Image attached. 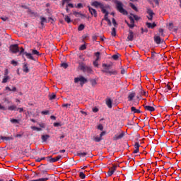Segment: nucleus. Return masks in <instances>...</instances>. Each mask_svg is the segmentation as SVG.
I'll return each instance as SVG.
<instances>
[{
	"mask_svg": "<svg viewBox=\"0 0 181 181\" xmlns=\"http://www.w3.org/2000/svg\"><path fill=\"white\" fill-rule=\"evenodd\" d=\"M17 109H18V107L14 105L7 107V110L8 111H17Z\"/></svg>",
	"mask_w": 181,
	"mask_h": 181,
	"instance_id": "obj_17",
	"label": "nucleus"
},
{
	"mask_svg": "<svg viewBox=\"0 0 181 181\" xmlns=\"http://www.w3.org/2000/svg\"><path fill=\"white\" fill-rule=\"evenodd\" d=\"M153 41L155 42V43H156V45H160V44L165 43V41L160 39V36H156V35L153 37Z\"/></svg>",
	"mask_w": 181,
	"mask_h": 181,
	"instance_id": "obj_7",
	"label": "nucleus"
},
{
	"mask_svg": "<svg viewBox=\"0 0 181 181\" xmlns=\"http://www.w3.org/2000/svg\"><path fill=\"white\" fill-rule=\"evenodd\" d=\"M132 112H133V113H134V114H140L141 113V110H137L136 108H135V107H132Z\"/></svg>",
	"mask_w": 181,
	"mask_h": 181,
	"instance_id": "obj_29",
	"label": "nucleus"
},
{
	"mask_svg": "<svg viewBox=\"0 0 181 181\" xmlns=\"http://www.w3.org/2000/svg\"><path fill=\"white\" fill-rule=\"evenodd\" d=\"M90 6L95 7V8H103V4L100 2H98V1H93L92 2V4H90Z\"/></svg>",
	"mask_w": 181,
	"mask_h": 181,
	"instance_id": "obj_9",
	"label": "nucleus"
},
{
	"mask_svg": "<svg viewBox=\"0 0 181 181\" xmlns=\"http://www.w3.org/2000/svg\"><path fill=\"white\" fill-rule=\"evenodd\" d=\"M41 114L42 115H49V110L42 111V112H41Z\"/></svg>",
	"mask_w": 181,
	"mask_h": 181,
	"instance_id": "obj_57",
	"label": "nucleus"
},
{
	"mask_svg": "<svg viewBox=\"0 0 181 181\" xmlns=\"http://www.w3.org/2000/svg\"><path fill=\"white\" fill-rule=\"evenodd\" d=\"M130 7H132V8H133V10L138 11L136 7L134 5V4L130 3Z\"/></svg>",
	"mask_w": 181,
	"mask_h": 181,
	"instance_id": "obj_48",
	"label": "nucleus"
},
{
	"mask_svg": "<svg viewBox=\"0 0 181 181\" xmlns=\"http://www.w3.org/2000/svg\"><path fill=\"white\" fill-rule=\"evenodd\" d=\"M116 168H117L116 165H113L112 168L109 169V170L116 171Z\"/></svg>",
	"mask_w": 181,
	"mask_h": 181,
	"instance_id": "obj_62",
	"label": "nucleus"
},
{
	"mask_svg": "<svg viewBox=\"0 0 181 181\" xmlns=\"http://www.w3.org/2000/svg\"><path fill=\"white\" fill-rule=\"evenodd\" d=\"M0 139H2V140H5L6 141L13 140L12 137H6V136H1Z\"/></svg>",
	"mask_w": 181,
	"mask_h": 181,
	"instance_id": "obj_30",
	"label": "nucleus"
},
{
	"mask_svg": "<svg viewBox=\"0 0 181 181\" xmlns=\"http://www.w3.org/2000/svg\"><path fill=\"white\" fill-rule=\"evenodd\" d=\"M102 13H105V15H109V13L104 8H100Z\"/></svg>",
	"mask_w": 181,
	"mask_h": 181,
	"instance_id": "obj_42",
	"label": "nucleus"
},
{
	"mask_svg": "<svg viewBox=\"0 0 181 181\" xmlns=\"http://www.w3.org/2000/svg\"><path fill=\"white\" fill-rule=\"evenodd\" d=\"M112 36L115 37L116 36V28H112V33H111Z\"/></svg>",
	"mask_w": 181,
	"mask_h": 181,
	"instance_id": "obj_38",
	"label": "nucleus"
},
{
	"mask_svg": "<svg viewBox=\"0 0 181 181\" xmlns=\"http://www.w3.org/2000/svg\"><path fill=\"white\" fill-rule=\"evenodd\" d=\"M9 80V76H5L4 77V79L2 80V83H8V81Z\"/></svg>",
	"mask_w": 181,
	"mask_h": 181,
	"instance_id": "obj_34",
	"label": "nucleus"
},
{
	"mask_svg": "<svg viewBox=\"0 0 181 181\" xmlns=\"http://www.w3.org/2000/svg\"><path fill=\"white\" fill-rule=\"evenodd\" d=\"M95 57H96V59L95 60L98 61L99 60V55L100 54V52H95Z\"/></svg>",
	"mask_w": 181,
	"mask_h": 181,
	"instance_id": "obj_49",
	"label": "nucleus"
},
{
	"mask_svg": "<svg viewBox=\"0 0 181 181\" xmlns=\"http://www.w3.org/2000/svg\"><path fill=\"white\" fill-rule=\"evenodd\" d=\"M169 28H168V29H169V30H173V23H169Z\"/></svg>",
	"mask_w": 181,
	"mask_h": 181,
	"instance_id": "obj_55",
	"label": "nucleus"
},
{
	"mask_svg": "<svg viewBox=\"0 0 181 181\" xmlns=\"http://www.w3.org/2000/svg\"><path fill=\"white\" fill-rule=\"evenodd\" d=\"M0 110H2V111H6L7 107H4L2 105L0 104Z\"/></svg>",
	"mask_w": 181,
	"mask_h": 181,
	"instance_id": "obj_56",
	"label": "nucleus"
},
{
	"mask_svg": "<svg viewBox=\"0 0 181 181\" xmlns=\"http://www.w3.org/2000/svg\"><path fill=\"white\" fill-rule=\"evenodd\" d=\"M127 40L131 42L134 40V32H132V30H129V35L127 36Z\"/></svg>",
	"mask_w": 181,
	"mask_h": 181,
	"instance_id": "obj_12",
	"label": "nucleus"
},
{
	"mask_svg": "<svg viewBox=\"0 0 181 181\" xmlns=\"http://www.w3.org/2000/svg\"><path fill=\"white\" fill-rule=\"evenodd\" d=\"M31 55H37V56H40L41 54L37 50V49H33Z\"/></svg>",
	"mask_w": 181,
	"mask_h": 181,
	"instance_id": "obj_32",
	"label": "nucleus"
},
{
	"mask_svg": "<svg viewBox=\"0 0 181 181\" xmlns=\"http://www.w3.org/2000/svg\"><path fill=\"white\" fill-rule=\"evenodd\" d=\"M92 141L96 143H99L100 141H102V137L93 136L92 137Z\"/></svg>",
	"mask_w": 181,
	"mask_h": 181,
	"instance_id": "obj_23",
	"label": "nucleus"
},
{
	"mask_svg": "<svg viewBox=\"0 0 181 181\" xmlns=\"http://www.w3.org/2000/svg\"><path fill=\"white\" fill-rule=\"evenodd\" d=\"M146 13H148V16H146V18H148V20L149 21H152L153 18V16L155 15V13H153V11H152V10L151 8H148Z\"/></svg>",
	"mask_w": 181,
	"mask_h": 181,
	"instance_id": "obj_10",
	"label": "nucleus"
},
{
	"mask_svg": "<svg viewBox=\"0 0 181 181\" xmlns=\"http://www.w3.org/2000/svg\"><path fill=\"white\" fill-rule=\"evenodd\" d=\"M61 158H62V156H60V155L56 156L55 158H53V159H54L55 160H59Z\"/></svg>",
	"mask_w": 181,
	"mask_h": 181,
	"instance_id": "obj_61",
	"label": "nucleus"
},
{
	"mask_svg": "<svg viewBox=\"0 0 181 181\" xmlns=\"http://www.w3.org/2000/svg\"><path fill=\"white\" fill-rule=\"evenodd\" d=\"M78 82H80V86L83 87L84 84L88 82V80H87V78L83 76H80L77 78H74V83H78Z\"/></svg>",
	"mask_w": 181,
	"mask_h": 181,
	"instance_id": "obj_3",
	"label": "nucleus"
},
{
	"mask_svg": "<svg viewBox=\"0 0 181 181\" xmlns=\"http://www.w3.org/2000/svg\"><path fill=\"white\" fill-rule=\"evenodd\" d=\"M139 148V144L138 142H136V144H134V148H136V150H134V151H133V153H134V154L138 153Z\"/></svg>",
	"mask_w": 181,
	"mask_h": 181,
	"instance_id": "obj_25",
	"label": "nucleus"
},
{
	"mask_svg": "<svg viewBox=\"0 0 181 181\" xmlns=\"http://www.w3.org/2000/svg\"><path fill=\"white\" fill-rule=\"evenodd\" d=\"M60 66L63 67V69H67L68 65L66 63H62V64H60Z\"/></svg>",
	"mask_w": 181,
	"mask_h": 181,
	"instance_id": "obj_40",
	"label": "nucleus"
},
{
	"mask_svg": "<svg viewBox=\"0 0 181 181\" xmlns=\"http://www.w3.org/2000/svg\"><path fill=\"white\" fill-rule=\"evenodd\" d=\"M47 161H48L51 163H53L57 162L59 160L54 159L53 158H52V156H49L47 157Z\"/></svg>",
	"mask_w": 181,
	"mask_h": 181,
	"instance_id": "obj_20",
	"label": "nucleus"
},
{
	"mask_svg": "<svg viewBox=\"0 0 181 181\" xmlns=\"http://www.w3.org/2000/svg\"><path fill=\"white\" fill-rule=\"evenodd\" d=\"M63 16H64V21L66 22L67 23H70L71 22V21L70 20V17H69L68 16H64V14H62Z\"/></svg>",
	"mask_w": 181,
	"mask_h": 181,
	"instance_id": "obj_31",
	"label": "nucleus"
},
{
	"mask_svg": "<svg viewBox=\"0 0 181 181\" xmlns=\"http://www.w3.org/2000/svg\"><path fill=\"white\" fill-rule=\"evenodd\" d=\"M10 122H11V124H18L20 121L17 119H10Z\"/></svg>",
	"mask_w": 181,
	"mask_h": 181,
	"instance_id": "obj_35",
	"label": "nucleus"
},
{
	"mask_svg": "<svg viewBox=\"0 0 181 181\" xmlns=\"http://www.w3.org/2000/svg\"><path fill=\"white\" fill-rule=\"evenodd\" d=\"M88 11H90V15L93 16V17L96 18L97 16V13H96V10H95L94 8L88 6Z\"/></svg>",
	"mask_w": 181,
	"mask_h": 181,
	"instance_id": "obj_15",
	"label": "nucleus"
},
{
	"mask_svg": "<svg viewBox=\"0 0 181 181\" xmlns=\"http://www.w3.org/2000/svg\"><path fill=\"white\" fill-rule=\"evenodd\" d=\"M103 1H105L106 2H107V1L113 2V4H115L116 5V9L117 10V11H119V13H120L124 16L128 15L127 11H126L123 8V4L121 1H119L118 0H103Z\"/></svg>",
	"mask_w": 181,
	"mask_h": 181,
	"instance_id": "obj_2",
	"label": "nucleus"
},
{
	"mask_svg": "<svg viewBox=\"0 0 181 181\" xmlns=\"http://www.w3.org/2000/svg\"><path fill=\"white\" fill-rule=\"evenodd\" d=\"M28 13V15H31V16L37 17V13L35 11H33V10L28 8V11H27Z\"/></svg>",
	"mask_w": 181,
	"mask_h": 181,
	"instance_id": "obj_16",
	"label": "nucleus"
},
{
	"mask_svg": "<svg viewBox=\"0 0 181 181\" xmlns=\"http://www.w3.org/2000/svg\"><path fill=\"white\" fill-rule=\"evenodd\" d=\"M49 180V175L47 174V177L39 178L38 180H32L31 181H48Z\"/></svg>",
	"mask_w": 181,
	"mask_h": 181,
	"instance_id": "obj_19",
	"label": "nucleus"
},
{
	"mask_svg": "<svg viewBox=\"0 0 181 181\" xmlns=\"http://www.w3.org/2000/svg\"><path fill=\"white\" fill-rule=\"evenodd\" d=\"M62 124L59 122H54L53 123V127H61Z\"/></svg>",
	"mask_w": 181,
	"mask_h": 181,
	"instance_id": "obj_50",
	"label": "nucleus"
},
{
	"mask_svg": "<svg viewBox=\"0 0 181 181\" xmlns=\"http://www.w3.org/2000/svg\"><path fill=\"white\" fill-rule=\"evenodd\" d=\"M77 8H83V4L78 3L77 4V6H76Z\"/></svg>",
	"mask_w": 181,
	"mask_h": 181,
	"instance_id": "obj_60",
	"label": "nucleus"
},
{
	"mask_svg": "<svg viewBox=\"0 0 181 181\" xmlns=\"http://www.w3.org/2000/svg\"><path fill=\"white\" fill-rule=\"evenodd\" d=\"M90 85H92V86H95L96 85V81L93 80H90Z\"/></svg>",
	"mask_w": 181,
	"mask_h": 181,
	"instance_id": "obj_59",
	"label": "nucleus"
},
{
	"mask_svg": "<svg viewBox=\"0 0 181 181\" xmlns=\"http://www.w3.org/2000/svg\"><path fill=\"white\" fill-rule=\"evenodd\" d=\"M160 58V54L155 52H151V59L153 61H158Z\"/></svg>",
	"mask_w": 181,
	"mask_h": 181,
	"instance_id": "obj_6",
	"label": "nucleus"
},
{
	"mask_svg": "<svg viewBox=\"0 0 181 181\" xmlns=\"http://www.w3.org/2000/svg\"><path fill=\"white\" fill-rule=\"evenodd\" d=\"M86 49H87V45H83L80 47V51H84Z\"/></svg>",
	"mask_w": 181,
	"mask_h": 181,
	"instance_id": "obj_37",
	"label": "nucleus"
},
{
	"mask_svg": "<svg viewBox=\"0 0 181 181\" xmlns=\"http://www.w3.org/2000/svg\"><path fill=\"white\" fill-rule=\"evenodd\" d=\"M49 137H50V136H49L48 134H45V135H42V136H41V139L42 140V142H46V141L48 140V139H49Z\"/></svg>",
	"mask_w": 181,
	"mask_h": 181,
	"instance_id": "obj_26",
	"label": "nucleus"
},
{
	"mask_svg": "<svg viewBox=\"0 0 181 181\" xmlns=\"http://www.w3.org/2000/svg\"><path fill=\"white\" fill-rule=\"evenodd\" d=\"M112 24H113V25H115V27H117V23H116V20H115V18H112Z\"/></svg>",
	"mask_w": 181,
	"mask_h": 181,
	"instance_id": "obj_46",
	"label": "nucleus"
},
{
	"mask_svg": "<svg viewBox=\"0 0 181 181\" xmlns=\"http://www.w3.org/2000/svg\"><path fill=\"white\" fill-rule=\"evenodd\" d=\"M1 19H2L4 22H6L9 18L8 17H1Z\"/></svg>",
	"mask_w": 181,
	"mask_h": 181,
	"instance_id": "obj_64",
	"label": "nucleus"
},
{
	"mask_svg": "<svg viewBox=\"0 0 181 181\" xmlns=\"http://www.w3.org/2000/svg\"><path fill=\"white\" fill-rule=\"evenodd\" d=\"M70 1H71V0H62V6H64V4H69V2H70Z\"/></svg>",
	"mask_w": 181,
	"mask_h": 181,
	"instance_id": "obj_44",
	"label": "nucleus"
},
{
	"mask_svg": "<svg viewBox=\"0 0 181 181\" xmlns=\"http://www.w3.org/2000/svg\"><path fill=\"white\" fill-rule=\"evenodd\" d=\"M144 108L145 109V110L151 112L155 111V107L149 106V105H144Z\"/></svg>",
	"mask_w": 181,
	"mask_h": 181,
	"instance_id": "obj_14",
	"label": "nucleus"
},
{
	"mask_svg": "<svg viewBox=\"0 0 181 181\" xmlns=\"http://www.w3.org/2000/svg\"><path fill=\"white\" fill-rule=\"evenodd\" d=\"M134 97H135V93H130L127 97V99H129V101H132V99H134Z\"/></svg>",
	"mask_w": 181,
	"mask_h": 181,
	"instance_id": "obj_28",
	"label": "nucleus"
},
{
	"mask_svg": "<svg viewBox=\"0 0 181 181\" xmlns=\"http://www.w3.org/2000/svg\"><path fill=\"white\" fill-rule=\"evenodd\" d=\"M54 98H56V95H54V93H52V94L49 95V100H54Z\"/></svg>",
	"mask_w": 181,
	"mask_h": 181,
	"instance_id": "obj_45",
	"label": "nucleus"
},
{
	"mask_svg": "<svg viewBox=\"0 0 181 181\" xmlns=\"http://www.w3.org/2000/svg\"><path fill=\"white\" fill-rule=\"evenodd\" d=\"M102 67L103 68L101 70V72L103 74H106L107 76H117V71L115 69H112V64H102Z\"/></svg>",
	"mask_w": 181,
	"mask_h": 181,
	"instance_id": "obj_1",
	"label": "nucleus"
},
{
	"mask_svg": "<svg viewBox=\"0 0 181 181\" xmlns=\"http://www.w3.org/2000/svg\"><path fill=\"white\" fill-rule=\"evenodd\" d=\"M85 28V26L83 24L80 25V26H78V31H83Z\"/></svg>",
	"mask_w": 181,
	"mask_h": 181,
	"instance_id": "obj_43",
	"label": "nucleus"
},
{
	"mask_svg": "<svg viewBox=\"0 0 181 181\" xmlns=\"http://www.w3.org/2000/svg\"><path fill=\"white\" fill-rule=\"evenodd\" d=\"M10 64L16 66H17L18 63L15 60H11V62H10Z\"/></svg>",
	"mask_w": 181,
	"mask_h": 181,
	"instance_id": "obj_54",
	"label": "nucleus"
},
{
	"mask_svg": "<svg viewBox=\"0 0 181 181\" xmlns=\"http://www.w3.org/2000/svg\"><path fill=\"white\" fill-rule=\"evenodd\" d=\"M70 7L71 8H74V6L73 4H68L67 6H66V8Z\"/></svg>",
	"mask_w": 181,
	"mask_h": 181,
	"instance_id": "obj_63",
	"label": "nucleus"
},
{
	"mask_svg": "<svg viewBox=\"0 0 181 181\" xmlns=\"http://www.w3.org/2000/svg\"><path fill=\"white\" fill-rule=\"evenodd\" d=\"M40 19L41 20V25L44 26V23H47V18L40 17Z\"/></svg>",
	"mask_w": 181,
	"mask_h": 181,
	"instance_id": "obj_33",
	"label": "nucleus"
},
{
	"mask_svg": "<svg viewBox=\"0 0 181 181\" xmlns=\"http://www.w3.org/2000/svg\"><path fill=\"white\" fill-rule=\"evenodd\" d=\"M108 14H105V16L103 17V19H102V21H110L109 20V18H107Z\"/></svg>",
	"mask_w": 181,
	"mask_h": 181,
	"instance_id": "obj_51",
	"label": "nucleus"
},
{
	"mask_svg": "<svg viewBox=\"0 0 181 181\" xmlns=\"http://www.w3.org/2000/svg\"><path fill=\"white\" fill-rule=\"evenodd\" d=\"M130 18V23H129L127 21H126V24H127V26H129V28H130V29L134 28V27H135V24H134V20L132 19V17H129Z\"/></svg>",
	"mask_w": 181,
	"mask_h": 181,
	"instance_id": "obj_13",
	"label": "nucleus"
},
{
	"mask_svg": "<svg viewBox=\"0 0 181 181\" xmlns=\"http://www.w3.org/2000/svg\"><path fill=\"white\" fill-rule=\"evenodd\" d=\"M146 25L148 28L153 29L155 27H156V23H146Z\"/></svg>",
	"mask_w": 181,
	"mask_h": 181,
	"instance_id": "obj_18",
	"label": "nucleus"
},
{
	"mask_svg": "<svg viewBox=\"0 0 181 181\" xmlns=\"http://www.w3.org/2000/svg\"><path fill=\"white\" fill-rule=\"evenodd\" d=\"M130 17L133 18V21H134V20H136V21L139 20V17H138L137 16H135L134 14H132V16H130ZM130 17H129V18H130Z\"/></svg>",
	"mask_w": 181,
	"mask_h": 181,
	"instance_id": "obj_41",
	"label": "nucleus"
},
{
	"mask_svg": "<svg viewBox=\"0 0 181 181\" xmlns=\"http://www.w3.org/2000/svg\"><path fill=\"white\" fill-rule=\"evenodd\" d=\"M116 170H109L107 171V177H111L112 175H113V174L115 173Z\"/></svg>",
	"mask_w": 181,
	"mask_h": 181,
	"instance_id": "obj_36",
	"label": "nucleus"
},
{
	"mask_svg": "<svg viewBox=\"0 0 181 181\" xmlns=\"http://www.w3.org/2000/svg\"><path fill=\"white\" fill-rule=\"evenodd\" d=\"M106 105L109 108H112V100L110 98L106 99Z\"/></svg>",
	"mask_w": 181,
	"mask_h": 181,
	"instance_id": "obj_22",
	"label": "nucleus"
},
{
	"mask_svg": "<svg viewBox=\"0 0 181 181\" xmlns=\"http://www.w3.org/2000/svg\"><path fill=\"white\" fill-rule=\"evenodd\" d=\"M87 156V153L86 152H81V151H78L77 152V156L78 157H86Z\"/></svg>",
	"mask_w": 181,
	"mask_h": 181,
	"instance_id": "obj_24",
	"label": "nucleus"
},
{
	"mask_svg": "<svg viewBox=\"0 0 181 181\" xmlns=\"http://www.w3.org/2000/svg\"><path fill=\"white\" fill-rule=\"evenodd\" d=\"M73 15H74V16H76L77 18L84 17V15H83V14H81V13H78L77 11H73Z\"/></svg>",
	"mask_w": 181,
	"mask_h": 181,
	"instance_id": "obj_27",
	"label": "nucleus"
},
{
	"mask_svg": "<svg viewBox=\"0 0 181 181\" xmlns=\"http://www.w3.org/2000/svg\"><path fill=\"white\" fill-rule=\"evenodd\" d=\"M97 129H99V131H103V126L100 124L99 125H98Z\"/></svg>",
	"mask_w": 181,
	"mask_h": 181,
	"instance_id": "obj_58",
	"label": "nucleus"
},
{
	"mask_svg": "<svg viewBox=\"0 0 181 181\" xmlns=\"http://www.w3.org/2000/svg\"><path fill=\"white\" fill-rule=\"evenodd\" d=\"M123 137H124V132H122L120 134H117L113 136V141H117L119 139H122Z\"/></svg>",
	"mask_w": 181,
	"mask_h": 181,
	"instance_id": "obj_8",
	"label": "nucleus"
},
{
	"mask_svg": "<svg viewBox=\"0 0 181 181\" xmlns=\"http://www.w3.org/2000/svg\"><path fill=\"white\" fill-rule=\"evenodd\" d=\"M80 178L81 180L86 179V174H84V173H83V172H80Z\"/></svg>",
	"mask_w": 181,
	"mask_h": 181,
	"instance_id": "obj_39",
	"label": "nucleus"
},
{
	"mask_svg": "<svg viewBox=\"0 0 181 181\" xmlns=\"http://www.w3.org/2000/svg\"><path fill=\"white\" fill-rule=\"evenodd\" d=\"M8 51H10V52H11L13 54L18 53V52H19L18 45L14 44V45H10V47H8Z\"/></svg>",
	"mask_w": 181,
	"mask_h": 181,
	"instance_id": "obj_5",
	"label": "nucleus"
},
{
	"mask_svg": "<svg viewBox=\"0 0 181 181\" xmlns=\"http://www.w3.org/2000/svg\"><path fill=\"white\" fill-rule=\"evenodd\" d=\"M78 67H79L80 70H81V71H83L84 73H87L88 74H93V69H91L90 66L80 64V66Z\"/></svg>",
	"mask_w": 181,
	"mask_h": 181,
	"instance_id": "obj_4",
	"label": "nucleus"
},
{
	"mask_svg": "<svg viewBox=\"0 0 181 181\" xmlns=\"http://www.w3.org/2000/svg\"><path fill=\"white\" fill-rule=\"evenodd\" d=\"M119 54H115L112 56V59H115V60H117L119 59Z\"/></svg>",
	"mask_w": 181,
	"mask_h": 181,
	"instance_id": "obj_53",
	"label": "nucleus"
},
{
	"mask_svg": "<svg viewBox=\"0 0 181 181\" xmlns=\"http://www.w3.org/2000/svg\"><path fill=\"white\" fill-rule=\"evenodd\" d=\"M23 72L25 74L30 72V69H28V64L27 63L23 64Z\"/></svg>",
	"mask_w": 181,
	"mask_h": 181,
	"instance_id": "obj_11",
	"label": "nucleus"
},
{
	"mask_svg": "<svg viewBox=\"0 0 181 181\" xmlns=\"http://www.w3.org/2000/svg\"><path fill=\"white\" fill-rule=\"evenodd\" d=\"M25 55V57H27V59H31L33 61H34V57H33V55L28 52H24V54H22Z\"/></svg>",
	"mask_w": 181,
	"mask_h": 181,
	"instance_id": "obj_21",
	"label": "nucleus"
},
{
	"mask_svg": "<svg viewBox=\"0 0 181 181\" xmlns=\"http://www.w3.org/2000/svg\"><path fill=\"white\" fill-rule=\"evenodd\" d=\"M32 129L37 132H41V128H38L37 127H33Z\"/></svg>",
	"mask_w": 181,
	"mask_h": 181,
	"instance_id": "obj_47",
	"label": "nucleus"
},
{
	"mask_svg": "<svg viewBox=\"0 0 181 181\" xmlns=\"http://www.w3.org/2000/svg\"><path fill=\"white\" fill-rule=\"evenodd\" d=\"M18 52L20 53V54H24V53H27L24 52V49L23 47H20Z\"/></svg>",
	"mask_w": 181,
	"mask_h": 181,
	"instance_id": "obj_52",
	"label": "nucleus"
}]
</instances>
